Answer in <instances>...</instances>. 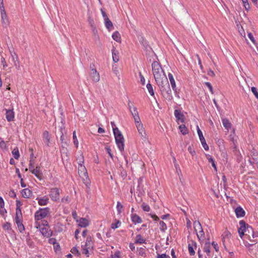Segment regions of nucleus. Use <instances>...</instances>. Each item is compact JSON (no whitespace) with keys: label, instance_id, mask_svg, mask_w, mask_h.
I'll return each mask as SVG.
<instances>
[{"label":"nucleus","instance_id":"obj_63","mask_svg":"<svg viewBox=\"0 0 258 258\" xmlns=\"http://www.w3.org/2000/svg\"><path fill=\"white\" fill-rule=\"evenodd\" d=\"M205 84L208 87L210 92L213 94V87H212L211 84L209 82H206L205 83Z\"/></svg>","mask_w":258,"mask_h":258},{"label":"nucleus","instance_id":"obj_22","mask_svg":"<svg viewBox=\"0 0 258 258\" xmlns=\"http://www.w3.org/2000/svg\"><path fill=\"white\" fill-rule=\"evenodd\" d=\"M43 139L44 142L46 144L47 146H49L50 143V138L49 136V133L48 131H45L43 133Z\"/></svg>","mask_w":258,"mask_h":258},{"label":"nucleus","instance_id":"obj_52","mask_svg":"<svg viewBox=\"0 0 258 258\" xmlns=\"http://www.w3.org/2000/svg\"><path fill=\"white\" fill-rule=\"evenodd\" d=\"M142 207L144 211L149 212L150 210L149 206L143 203L142 205Z\"/></svg>","mask_w":258,"mask_h":258},{"label":"nucleus","instance_id":"obj_37","mask_svg":"<svg viewBox=\"0 0 258 258\" xmlns=\"http://www.w3.org/2000/svg\"><path fill=\"white\" fill-rule=\"evenodd\" d=\"M179 129L182 135H185L188 134L187 129L184 124L179 125Z\"/></svg>","mask_w":258,"mask_h":258},{"label":"nucleus","instance_id":"obj_33","mask_svg":"<svg viewBox=\"0 0 258 258\" xmlns=\"http://www.w3.org/2000/svg\"><path fill=\"white\" fill-rule=\"evenodd\" d=\"M197 237H198L199 241H203L205 239V233L203 231V229L198 231L197 233Z\"/></svg>","mask_w":258,"mask_h":258},{"label":"nucleus","instance_id":"obj_2","mask_svg":"<svg viewBox=\"0 0 258 258\" xmlns=\"http://www.w3.org/2000/svg\"><path fill=\"white\" fill-rule=\"evenodd\" d=\"M244 231L245 233V239H247L250 241V242L245 241V246L248 247L253 246L256 243H257V241L256 239H251V235L253 234V232H254L252 228L246 223Z\"/></svg>","mask_w":258,"mask_h":258},{"label":"nucleus","instance_id":"obj_6","mask_svg":"<svg viewBox=\"0 0 258 258\" xmlns=\"http://www.w3.org/2000/svg\"><path fill=\"white\" fill-rule=\"evenodd\" d=\"M155 80L160 89V91L163 89H164V88H165L169 86L168 79L166 76H163V77L157 78Z\"/></svg>","mask_w":258,"mask_h":258},{"label":"nucleus","instance_id":"obj_20","mask_svg":"<svg viewBox=\"0 0 258 258\" xmlns=\"http://www.w3.org/2000/svg\"><path fill=\"white\" fill-rule=\"evenodd\" d=\"M235 212L237 217H243L245 215V211L240 207H237L235 210Z\"/></svg>","mask_w":258,"mask_h":258},{"label":"nucleus","instance_id":"obj_4","mask_svg":"<svg viewBox=\"0 0 258 258\" xmlns=\"http://www.w3.org/2000/svg\"><path fill=\"white\" fill-rule=\"evenodd\" d=\"M78 173L80 176L83 178L84 183L87 185L89 183V179L88 178L87 171L84 166L80 165L78 169Z\"/></svg>","mask_w":258,"mask_h":258},{"label":"nucleus","instance_id":"obj_43","mask_svg":"<svg viewBox=\"0 0 258 258\" xmlns=\"http://www.w3.org/2000/svg\"><path fill=\"white\" fill-rule=\"evenodd\" d=\"M19 231L22 233L25 230V227L22 222H18L17 223Z\"/></svg>","mask_w":258,"mask_h":258},{"label":"nucleus","instance_id":"obj_40","mask_svg":"<svg viewBox=\"0 0 258 258\" xmlns=\"http://www.w3.org/2000/svg\"><path fill=\"white\" fill-rule=\"evenodd\" d=\"M12 154L14 156V157L16 159H18L19 157H20V155H19V150L18 149V148H15L12 151Z\"/></svg>","mask_w":258,"mask_h":258},{"label":"nucleus","instance_id":"obj_13","mask_svg":"<svg viewBox=\"0 0 258 258\" xmlns=\"http://www.w3.org/2000/svg\"><path fill=\"white\" fill-rule=\"evenodd\" d=\"M174 115L176 118V121L178 122L179 121L181 123H184L185 121V117L183 113L180 110L175 109L174 110Z\"/></svg>","mask_w":258,"mask_h":258},{"label":"nucleus","instance_id":"obj_24","mask_svg":"<svg viewBox=\"0 0 258 258\" xmlns=\"http://www.w3.org/2000/svg\"><path fill=\"white\" fill-rule=\"evenodd\" d=\"M131 219L133 222L135 224L137 223H141L142 222V220L141 217L136 214H132Z\"/></svg>","mask_w":258,"mask_h":258},{"label":"nucleus","instance_id":"obj_53","mask_svg":"<svg viewBox=\"0 0 258 258\" xmlns=\"http://www.w3.org/2000/svg\"><path fill=\"white\" fill-rule=\"evenodd\" d=\"M251 91L253 93V94L255 95V97L257 99H258V92H257V89L254 87H252L251 88Z\"/></svg>","mask_w":258,"mask_h":258},{"label":"nucleus","instance_id":"obj_11","mask_svg":"<svg viewBox=\"0 0 258 258\" xmlns=\"http://www.w3.org/2000/svg\"><path fill=\"white\" fill-rule=\"evenodd\" d=\"M197 132L203 148L205 150H208L209 146L206 143V140L204 137L203 136L202 132L201 131L198 126H197Z\"/></svg>","mask_w":258,"mask_h":258},{"label":"nucleus","instance_id":"obj_7","mask_svg":"<svg viewBox=\"0 0 258 258\" xmlns=\"http://www.w3.org/2000/svg\"><path fill=\"white\" fill-rule=\"evenodd\" d=\"M64 131H65L64 128L62 125L61 126L59 127V128L58 129V131L56 133L57 134L56 136H60V140L61 141V143L63 144V145H62V149H65L66 150H67L66 146H67V143L66 142H64L65 139H64V133H63V132H64Z\"/></svg>","mask_w":258,"mask_h":258},{"label":"nucleus","instance_id":"obj_54","mask_svg":"<svg viewBox=\"0 0 258 258\" xmlns=\"http://www.w3.org/2000/svg\"><path fill=\"white\" fill-rule=\"evenodd\" d=\"M133 117L134 118L136 125L137 124L141 123V121L139 115L134 116Z\"/></svg>","mask_w":258,"mask_h":258},{"label":"nucleus","instance_id":"obj_39","mask_svg":"<svg viewBox=\"0 0 258 258\" xmlns=\"http://www.w3.org/2000/svg\"><path fill=\"white\" fill-rule=\"evenodd\" d=\"M147 89L148 90V92L150 93V94L151 96H154V90H153V87H152V85L150 83H148L147 84Z\"/></svg>","mask_w":258,"mask_h":258},{"label":"nucleus","instance_id":"obj_27","mask_svg":"<svg viewBox=\"0 0 258 258\" xmlns=\"http://www.w3.org/2000/svg\"><path fill=\"white\" fill-rule=\"evenodd\" d=\"M22 197L24 198H28L32 195V191L28 188H25L21 192Z\"/></svg>","mask_w":258,"mask_h":258},{"label":"nucleus","instance_id":"obj_29","mask_svg":"<svg viewBox=\"0 0 258 258\" xmlns=\"http://www.w3.org/2000/svg\"><path fill=\"white\" fill-rule=\"evenodd\" d=\"M222 120L223 125L226 130H229L231 128L232 126L231 123L227 118H223Z\"/></svg>","mask_w":258,"mask_h":258},{"label":"nucleus","instance_id":"obj_36","mask_svg":"<svg viewBox=\"0 0 258 258\" xmlns=\"http://www.w3.org/2000/svg\"><path fill=\"white\" fill-rule=\"evenodd\" d=\"M210 248H211L210 243L206 242L204 245V250L207 253V254L208 255H209V254L210 253Z\"/></svg>","mask_w":258,"mask_h":258},{"label":"nucleus","instance_id":"obj_32","mask_svg":"<svg viewBox=\"0 0 258 258\" xmlns=\"http://www.w3.org/2000/svg\"><path fill=\"white\" fill-rule=\"evenodd\" d=\"M112 37L116 42H120L121 41V36L118 31L114 32L112 35Z\"/></svg>","mask_w":258,"mask_h":258},{"label":"nucleus","instance_id":"obj_62","mask_svg":"<svg viewBox=\"0 0 258 258\" xmlns=\"http://www.w3.org/2000/svg\"><path fill=\"white\" fill-rule=\"evenodd\" d=\"M157 258H170V256L165 253L162 254H158Z\"/></svg>","mask_w":258,"mask_h":258},{"label":"nucleus","instance_id":"obj_49","mask_svg":"<svg viewBox=\"0 0 258 258\" xmlns=\"http://www.w3.org/2000/svg\"><path fill=\"white\" fill-rule=\"evenodd\" d=\"M71 251L72 252V253H73L74 254H76L78 256L80 255V253L79 252V250H78V249L76 247H73L72 248Z\"/></svg>","mask_w":258,"mask_h":258},{"label":"nucleus","instance_id":"obj_48","mask_svg":"<svg viewBox=\"0 0 258 258\" xmlns=\"http://www.w3.org/2000/svg\"><path fill=\"white\" fill-rule=\"evenodd\" d=\"M242 1L245 10L246 11H248L250 9V6L247 2V0H242Z\"/></svg>","mask_w":258,"mask_h":258},{"label":"nucleus","instance_id":"obj_15","mask_svg":"<svg viewBox=\"0 0 258 258\" xmlns=\"http://www.w3.org/2000/svg\"><path fill=\"white\" fill-rule=\"evenodd\" d=\"M32 174H34L39 179H42L43 174L40 170L39 166H36L35 169H33L30 171Z\"/></svg>","mask_w":258,"mask_h":258},{"label":"nucleus","instance_id":"obj_61","mask_svg":"<svg viewBox=\"0 0 258 258\" xmlns=\"http://www.w3.org/2000/svg\"><path fill=\"white\" fill-rule=\"evenodd\" d=\"M139 76L140 77V81L142 85H144L145 83V79L141 72L139 73Z\"/></svg>","mask_w":258,"mask_h":258},{"label":"nucleus","instance_id":"obj_8","mask_svg":"<svg viewBox=\"0 0 258 258\" xmlns=\"http://www.w3.org/2000/svg\"><path fill=\"white\" fill-rule=\"evenodd\" d=\"M162 96L167 100H171L173 98L171 94V90L170 88V86L164 88L161 91Z\"/></svg>","mask_w":258,"mask_h":258},{"label":"nucleus","instance_id":"obj_10","mask_svg":"<svg viewBox=\"0 0 258 258\" xmlns=\"http://www.w3.org/2000/svg\"><path fill=\"white\" fill-rule=\"evenodd\" d=\"M136 127L138 129L139 133L141 136L142 139L144 142H146L147 140V136L145 133V129L142 122L136 124Z\"/></svg>","mask_w":258,"mask_h":258},{"label":"nucleus","instance_id":"obj_12","mask_svg":"<svg viewBox=\"0 0 258 258\" xmlns=\"http://www.w3.org/2000/svg\"><path fill=\"white\" fill-rule=\"evenodd\" d=\"M49 196L53 201H57L59 199V189L57 188H51Z\"/></svg>","mask_w":258,"mask_h":258},{"label":"nucleus","instance_id":"obj_31","mask_svg":"<svg viewBox=\"0 0 258 258\" xmlns=\"http://www.w3.org/2000/svg\"><path fill=\"white\" fill-rule=\"evenodd\" d=\"M194 226L196 233L203 229L201 223L199 221H196L194 222Z\"/></svg>","mask_w":258,"mask_h":258},{"label":"nucleus","instance_id":"obj_42","mask_svg":"<svg viewBox=\"0 0 258 258\" xmlns=\"http://www.w3.org/2000/svg\"><path fill=\"white\" fill-rule=\"evenodd\" d=\"M159 225H160V230L162 232H164L167 228L166 225L165 223V222H164L162 221H160V223H159Z\"/></svg>","mask_w":258,"mask_h":258},{"label":"nucleus","instance_id":"obj_14","mask_svg":"<svg viewBox=\"0 0 258 258\" xmlns=\"http://www.w3.org/2000/svg\"><path fill=\"white\" fill-rule=\"evenodd\" d=\"M240 228H238V233L239 234L240 237L242 238L243 236H244V238L245 239V233L244 231L245 226L246 225V223L243 220H241L239 222Z\"/></svg>","mask_w":258,"mask_h":258},{"label":"nucleus","instance_id":"obj_19","mask_svg":"<svg viewBox=\"0 0 258 258\" xmlns=\"http://www.w3.org/2000/svg\"><path fill=\"white\" fill-rule=\"evenodd\" d=\"M11 59L12 61L14 62V65L16 68L19 69L20 66L18 61V57L15 52H14L13 54L11 53Z\"/></svg>","mask_w":258,"mask_h":258},{"label":"nucleus","instance_id":"obj_57","mask_svg":"<svg viewBox=\"0 0 258 258\" xmlns=\"http://www.w3.org/2000/svg\"><path fill=\"white\" fill-rule=\"evenodd\" d=\"M188 151H189V152L190 153V154L192 155V156H194L195 154V151L194 149V148H192V146H189L188 147Z\"/></svg>","mask_w":258,"mask_h":258},{"label":"nucleus","instance_id":"obj_18","mask_svg":"<svg viewBox=\"0 0 258 258\" xmlns=\"http://www.w3.org/2000/svg\"><path fill=\"white\" fill-rule=\"evenodd\" d=\"M90 76L92 78L93 81L95 83L99 82L100 80V75L96 70H94L93 71L91 72Z\"/></svg>","mask_w":258,"mask_h":258},{"label":"nucleus","instance_id":"obj_64","mask_svg":"<svg viewBox=\"0 0 258 258\" xmlns=\"http://www.w3.org/2000/svg\"><path fill=\"white\" fill-rule=\"evenodd\" d=\"M49 243L54 245L55 244H57L56 240L54 238H50L49 239Z\"/></svg>","mask_w":258,"mask_h":258},{"label":"nucleus","instance_id":"obj_51","mask_svg":"<svg viewBox=\"0 0 258 258\" xmlns=\"http://www.w3.org/2000/svg\"><path fill=\"white\" fill-rule=\"evenodd\" d=\"M112 71L113 72V73L116 75L117 76L118 75H119V71L118 70V68L117 67L116 65H113L112 66Z\"/></svg>","mask_w":258,"mask_h":258},{"label":"nucleus","instance_id":"obj_35","mask_svg":"<svg viewBox=\"0 0 258 258\" xmlns=\"http://www.w3.org/2000/svg\"><path fill=\"white\" fill-rule=\"evenodd\" d=\"M40 231L42 235L45 236L49 237L51 235L52 232H51L50 231H48L47 229L46 228H41Z\"/></svg>","mask_w":258,"mask_h":258},{"label":"nucleus","instance_id":"obj_16","mask_svg":"<svg viewBox=\"0 0 258 258\" xmlns=\"http://www.w3.org/2000/svg\"><path fill=\"white\" fill-rule=\"evenodd\" d=\"M2 22L3 27H6L9 24V19L6 12L1 13Z\"/></svg>","mask_w":258,"mask_h":258},{"label":"nucleus","instance_id":"obj_26","mask_svg":"<svg viewBox=\"0 0 258 258\" xmlns=\"http://www.w3.org/2000/svg\"><path fill=\"white\" fill-rule=\"evenodd\" d=\"M105 25L106 28L109 31H111L113 29V25L112 22L109 18L104 20Z\"/></svg>","mask_w":258,"mask_h":258},{"label":"nucleus","instance_id":"obj_58","mask_svg":"<svg viewBox=\"0 0 258 258\" xmlns=\"http://www.w3.org/2000/svg\"><path fill=\"white\" fill-rule=\"evenodd\" d=\"M0 12L1 13L5 12L6 11L5 10L4 2H0Z\"/></svg>","mask_w":258,"mask_h":258},{"label":"nucleus","instance_id":"obj_1","mask_svg":"<svg viewBox=\"0 0 258 258\" xmlns=\"http://www.w3.org/2000/svg\"><path fill=\"white\" fill-rule=\"evenodd\" d=\"M113 131L115 139L116 144L117 145L119 150L121 152H122L124 151V138L117 127H113Z\"/></svg>","mask_w":258,"mask_h":258},{"label":"nucleus","instance_id":"obj_45","mask_svg":"<svg viewBox=\"0 0 258 258\" xmlns=\"http://www.w3.org/2000/svg\"><path fill=\"white\" fill-rule=\"evenodd\" d=\"M22 216H20L19 213V211H16V217H15V222L17 223L18 222H21V219L22 218Z\"/></svg>","mask_w":258,"mask_h":258},{"label":"nucleus","instance_id":"obj_25","mask_svg":"<svg viewBox=\"0 0 258 258\" xmlns=\"http://www.w3.org/2000/svg\"><path fill=\"white\" fill-rule=\"evenodd\" d=\"M112 59L113 61L114 62H117L119 60V56H118V52L116 50V49L114 47H113L112 49Z\"/></svg>","mask_w":258,"mask_h":258},{"label":"nucleus","instance_id":"obj_17","mask_svg":"<svg viewBox=\"0 0 258 258\" xmlns=\"http://www.w3.org/2000/svg\"><path fill=\"white\" fill-rule=\"evenodd\" d=\"M197 247V243L192 241V244H188V249L189 254L190 255H194L195 254V251L194 250V248L196 249Z\"/></svg>","mask_w":258,"mask_h":258},{"label":"nucleus","instance_id":"obj_41","mask_svg":"<svg viewBox=\"0 0 258 258\" xmlns=\"http://www.w3.org/2000/svg\"><path fill=\"white\" fill-rule=\"evenodd\" d=\"M207 159L208 160V161L209 163H211L212 164V166L214 168V169L215 171H217V167H216V164L215 163V161L214 160V159L213 158H212L211 157H210V156H209L208 157H207Z\"/></svg>","mask_w":258,"mask_h":258},{"label":"nucleus","instance_id":"obj_3","mask_svg":"<svg viewBox=\"0 0 258 258\" xmlns=\"http://www.w3.org/2000/svg\"><path fill=\"white\" fill-rule=\"evenodd\" d=\"M152 71L155 79L165 76V74L160 63L154 61L152 64Z\"/></svg>","mask_w":258,"mask_h":258},{"label":"nucleus","instance_id":"obj_21","mask_svg":"<svg viewBox=\"0 0 258 258\" xmlns=\"http://www.w3.org/2000/svg\"><path fill=\"white\" fill-rule=\"evenodd\" d=\"M168 77H169V81L170 82L171 87H172V89L173 90V91H174V92L176 94L177 91H176V84H175V80L173 78V77L171 74L169 73L168 74Z\"/></svg>","mask_w":258,"mask_h":258},{"label":"nucleus","instance_id":"obj_50","mask_svg":"<svg viewBox=\"0 0 258 258\" xmlns=\"http://www.w3.org/2000/svg\"><path fill=\"white\" fill-rule=\"evenodd\" d=\"M131 111L133 117L139 115V113L137 111V109L135 106L133 107V110H131V111Z\"/></svg>","mask_w":258,"mask_h":258},{"label":"nucleus","instance_id":"obj_9","mask_svg":"<svg viewBox=\"0 0 258 258\" xmlns=\"http://www.w3.org/2000/svg\"><path fill=\"white\" fill-rule=\"evenodd\" d=\"M250 156L251 159H249V163L253 165L254 164H258V152L255 149L253 148L251 151Z\"/></svg>","mask_w":258,"mask_h":258},{"label":"nucleus","instance_id":"obj_38","mask_svg":"<svg viewBox=\"0 0 258 258\" xmlns=\"http://www.w3.org/2000/svg\"><path fill=\"white\" fill-rule=\"evenodd\" d=\"M136 243L143 244L145 243V240L142 237L140 234H138L136 237Z\"/></svg>","mask_w":258,"mask_h":258},{"label":"nucleus","instance_id":"obj_59","mask_svg":"<svg viewBox=\"0 0 258 258\" xmlns=\"http://www.w3.org/2000/svg\"><path fill=\"white\" fill-rule=\"evenodd\" d=\"M92 29H93V32L94 34L95 35V37L97 39L99 40V36L97 34V29H96V28L95 27H93Z\"/></svg>","mask_w":258,"mask_h":258},{"label":"nucleus","instance_id":"obj_46","mask_svg":"<svg viewBox=\"0 0 258 258\" xmlns=\"http://www.w3.org/2000/svg\"><path fill=\"white\" fill-rule=\"evenodd\" d=\"M22 205V204L21 202L19 200L16 201V211H19V213L20 214V216H21V211L20 209V206Z\"/></svg>","mask_w":258,"mask_h":258},{"label":"nucleus","instance_id":"obj_28","mask_svg":"<svg viewBox=\"0 0 258 258\" xmlns=\"http://www.w3.org/2000/svg\"><path fill=\"white\" fill-rule=\"evenodd\" d=\"M79 226L81 227H86L89 225V221L86 218H81L79 221Z\"/></svg>","mask_w":258,"mask_h":258},{"label":"nucleus","instance_id":"obj_56","mask_svg":"<svg viewBox=\"0 0 258 258\" xmlns=\"http://www.w3.org/2000/svg\"><path fill=\"white\" fill-rule=\"evenodd\" d=\"M105 149H106L107 152L108 153V154H109V155L110 156V157L112 159L113 155L111 152V149L110 148V147L108 146H106V147H105Z\"/></svg>","mask_w":258,"mask_h":258},{"label":"nucleus","instance_id":"obj_55","mask_svg":"<svg viewBox=\"0 0 258 258\" xmlns=\"http://www.w3.org/2000/svg\"><path fill=\"white\" fill-rule=\"evenodd\" d=\"M112 258H121L120 251H116L113 255H112Z\"/></svg>","mask_w":258,"mask_h":258},{"label":"nucleus","instance_id":"obj_44","mask_svg":"<svg viewBox=\"0 0 258 258\" xmlns=\"http://www.w3.org/2000/svg\"><path fill=\"white\" fill-rule=\"evenodd\" d=\"M116 209H117L118 213L120 214L121 213L122 209H123V206L121 205V204L119 202H117Z\"/></svg>","mask_w":258,"mask_h":258},{"label":"nucleus","instance_id":"obj_30","mask_svg":"<svg viewBox=\"0 0 258 258\" xmlns=\"http://www.w3.org/2000/svg\"><path fill=\"white\" fill-rule=\"evenodd\" d=\"M37 200L38 201V204L40 206H45L47 205L48 202V198L44 197L42 198H37Z\"/></svg>","mask_w":258,"mask_h":258},{"label":"nucleus","instance_id":"obj_47","mask_svg":"<svg viewBox=\"0 0 258 258\" xmlns=\"http://www.w3.org/2000/svg\"><path fill=\"white\" fill-rule=\"evenodd\" d=\"M73 140H74V143L75 145L76 146V147L77 148H78L79 143H78V140L77 139V136H76V131H74L73 132Z\"/></svg>","mask_w":258,"mask_h":258},{"label":"nucleus","instance_id":"obj_23","mask_svg":"<svg viewBox=\"0 0 258 258\" xmlns=\"http://www.w3.org/2000/svg\"><path fill=\"white\" fill-rule=\"evenodd\" d=\"M6 118L8 121L13 120L14 113L12 110H7L6 113Z\"/></svg>","mask_w":258,"mask_h":258},{"label":"nucleus","instance_id":"obj_60","mask_svg":"<svg viewBox=\"0 0 258 258\" xmlns=\"http://www.w3.org/2000/svg\"><path fill=\"white\" fill-rule=\"evenodd\" d=\"M257 238H258V233L257 232H253V234L251 235V239H256V241H257Z\"/></svg>","mask_w":258,"mask_h":258},{"label":"nucleus","instance_id":"obj_34","mask_svg":"<svg viewBox=\"0 0 258 258\" xmlns=\"http://www.w3.org/2000/svg\"><path fill=\"white\" fill-rule=\"evenodd\" d=\"M231 233L227 231V230H226L224 233L222 235V240H223V243L224 244V242H225V239L226 238H229L231 237Z\"/></svg>","mask_w":258,"mask_h":258},{"label":"nucleus","instance_id":"obj_5","mask_svg":"<svg viewBox=\"0 0 258 258\" xmlns=\"http://www.w3.org/2000/svg\"><path fill=\"white\" fill-rule=\"evenodd\" d=\"M49 208L40 209L35 214V220L38 221L46 217L49 213Z\"/></svg>","mask_w":258,"mask_h":258}]
</instances>
